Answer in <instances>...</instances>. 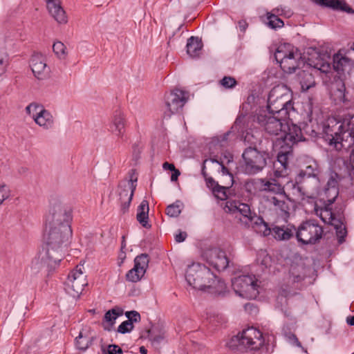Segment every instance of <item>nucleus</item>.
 <instances>
[{"mask_svg": "<svg viewBox=\"0 0 354 354\" xmlns=\"http://www.w3.org/2000/svg\"><path fill=\"white\" fill-rule=\"evenodd\" d=\"M71 238V225L62 227L46 226L44 240L46 248L32 261V270L35 272L43 270L49 272L55 270L64 257L63 248L69 244Z\"/></svg>", "mask_w": 354, "mask_h": 354, "instance_id": "obj_1", "label": "nucleus"}, {"mask_svg": "<svg viewBox=\"0 0 354 354\" xmlns=\"http://www.w3.org/2000/svg\"><path fill=\"white\" fill-rule=\"evenodd\" d=\"M257 121L268 135L279 136L278 139L289 145H297L306 140L301 129L290 123L289 118H283V115L264 112L257 115Z\"/></svg>", "mask_w": 354, "mask_h": 354, "instance_id": "obj_2", "label": "nucleus"}, {"mask_svg": "<svg viewBox=\"0 0 354 354\" xmlns=\"http://www.w3.org/2000/svg\"><path fill=\"white\" fill-rule=\"evenodd\" d=\"M322 138L337 151L352 147L354 145V115L342 120L328 119L324 126Z\"/></svg>", "mask_w": 354, "mask_h": 354, "instance_id": "obj_3", "label": "nucleus"}, {"mask_svg": "<svg viewBox=\"0 0 354 354\" xmlns=\"http://www.w3.org/2000/svg\"><path fill=\"white\" fill-rule=\"evenodd\" d=\"M264 344V339L262 333L254 328L250 327L236 335L233 336L227 342V346L233 351L251 350L257 351L260 349Z\"/></svg>", "mask_w": 354, "mask_h": 354, "instance_id": "obj_4", "label": "nucleus"}, {"mask_svg": "<svg viewBox=\"0 0 354 354\" xmlns=\"http://www.w3.org/2000/svg\"><path fill=\"white\" fill-rule=\"evenodd\" d=\"M243 163L241 167L243 172L254 175L261 171L270 158V153L261 147L259 149L246 147L242 153Z\"/></svg>", "mask_w": 354, "mask_h": 354, "instance_id": "obj_5", "label": "nucleus"}, {"mask_svg": "<svg viewBox=\"0 0 354 354\" xmlns=\"http://www.w3.org/2000/svg\"><path fill=\"white\" fill-rule=\"evenodd\" d=\"M268 112L283 115V118L290 117V111L294 110L293 103L287 94L281 92L279 86L271 89L268 97Z\"/></svg>", "mask_w": 354, "mask_h": 354, "instance_id": "obj_6", "label": "nucleus"}, {"mask_svg": "<svg viewBox=\"0 0 354 354\" xmlns=\"http://www.w3.org/2000/svg\"><path fill=\"white\" fill-rule=\"evenodd\" d=\"M186 280L195 289L207 291L215 274L205 265H194L186 272Z\"/></svg>", "mask_w": 354, "mask_h": 354, "instance_id": "obj_7", "label": "nucleus"}, {"mask_svg": "<svg viewBox=\"0 0 354 354\" xmlns=\"http://www.w3.org/2000/svg\"><path fill=\"white\" fill-rule=\"evenodd\" d=\"M232 286L236 294L241 297L254 299L259 294L258 280L254 275H241L232 279Z\"/></svg>", "mask_w": 354, "mask_h": 354, "instance_id": "obj_8", "label": "nucleus"}, {"mask_svg": "<svg viewBox=\"0 0 354 354\" xmlns=\"http://www.w3.org/2000/svg\"><path fill=\"white\" fill-rule=\"evenodd\" d=\"M324 230L315 221L309 220L303 222L295 232V236L298 242L304 245H313L317 243L322 237Z\"/></svg>", "mask_w": 354, "mask_h": 354, "instance_id": "obj_9", "label": "nucleus"}, {"mask_svg": "<svg viewBox=\"0 0 354 354\" xmlns=\"http://www.w3.org/2000/svg\"><path fill=\"white\" fill-rule=\"evenodd\" d=\"M72 221V210L59 202H55L50 207L46 216V226L62 227L71 225Z\"/></svg>", "mask_w": 354, "mask_h": 354, "instance_id": "obj_10", "label": "nucleus"}, {"mask_svg": "<svg viewBox=\"0 0 354 354\" xmlns=\"http://www.w3.org/2000/svg\"><path fill=\"white\" fill-rule=\"evenodd\" d=\"M137 178L133 179V176H131L128 182L120 183L118 185L117 192L121 206L120 212L122 214L129 211L136 187V185L135 184Z\"/></svg>", "mask_w": 354, "mask_h": 354, "instance_id": "obj_11", "label": "nucleus"}, {"mask_svg": "<svg viewBox=\"0 0 354 354\" xmlns=\"http://www.w3.org/2000/svg\"><path fill=\"white\" fill-rule=\"evenodd\" d=\"M26 112L29 115H32V118L38 125L48 129L53 125V117L51 113L46 110L42 105L37 103H31L26 108Z\"/></svg>", "mask_w": 354, "mask_h": 354, "instance_id": "obj_12", "label": "nucleus"}, {"mask_svg": "<svg viewBox=\"0 0 354 354\" xmlns=\"http://www.w3.org/2000/svg\"><path fill=\"white\" fill-rule=\"evenodd\" d=\"M186 94L183 90L176 88L167 95L165 104L167 111H165L164 118L170 117L184 106L188 99Z\"/></svg>", "mask_w": 354, "mask_h": 354, "instance_id": "obj_13", "label": "nucleus"}, {"mask_svg": "<svg viewBox=\"0 0 354 354\" xmlns=\"http://www.w3.org/2000/svg\"><path fill=\"white\" fill-rule=\"evenodd\" d=\"M149 261L147 254H141L134 259V266L126 274V279L131 282H138L144 276Z\"/></svg>", "mask_w": 354, "mask_h": 354, "instance_id": "obj_14", "label": "nucleus"}, {"mask_svg": "<svg viewBox=\"0 0 354 354\" xmlns=\"http://www.w3.org/2000/svg\"><path fill=\"white\" fill-rule=\"evenodd\" d=\"M317 181L316 179L302 175L301 173L299 172L295 178V182L291 183L293 194L297 195L299 199L304 200L306 196H308L309 192L308 189L312 185H315Z\"/></svg>", "mask_w": 354, "mask_h": 354, "instance_id": "obj_15", "label": "nucleus"}, {"mask_svg": "<svg viewBox=\"0 0 354 354\" xmlns=\"http://www.w3.org/2000/svg\"><path fill=\"white\" fill-rule=\"evenodd\" d=\"M207 261L218 271H223L230 265V261L225 252L221 249L210 250L207 257Z\"/></svg>", "mask_w": 354, "mask_h": 354, "instance_id": "obj_16", "label": "nucleus"}, {"mask_svg": "<svg viewBox=\"0 0 354 354\" xmlns=\"http://www.w3.org/2000/svg\"><path fill=\"white\" fill-rule=\"evenodd\" d=\"M30 66L34 75L39 80L45 79L49 73L45 57L41 53H34L30 59Z\"/></svg>", "mask_w": 354, "mask_h": 354, "instance_id": "obj_17", "label": "nucleus"}, {"mask_svg": "<svg viewBox=\"0 0 354 354\" xmlns=\"http://www.w3.org/2000/svg\"><path fill=\"white\" fill-rule=\"evenodd\" d=\"M283 143L278 152L277 161L274 163V167L277 168L276 172L280 173L288 167L289 157L292 155V147L295 145H289L288 142H283Z\"/></svg>", "mask_w": 354, "mask_h": 354, "instance_id": "obj_18", "label": "nucleus"}, {"mask_svg": "<svg viewBox=\"0 0 354 354\" xmlns=\"http://www.w3.org/2000/svg\"><path fill=\"white\" fill-rule=\"evenodd\" d=\"M126 120L124 114L120 111L114 112L111 124H110V130L118 138V140L124 142L127 140L125 136Z\"/></svg>", "mask_w": 354, "mask_h": 354, "instance_id": "obj_19", "label": "nucleus"}, {"mask_svg": "<svg viewBox=\"0 0 354 354\" xmlns=\"http://www.w3.org/2000/svg\"><path fill=\"white\" fill-rule=\"evenodd\" d=\"M223 209L227 213H240L245 219V221H249V218H250L253 214L250 210V206L246 203H241L239 201H227Z\"/></svg>", "mask_w": 354, "mask_h": 354, "instance_id": "obj_20", "label": "nucleus"}, {"mask_svg": "<svg viewBox=\"0 0 354 354\" xmlns=\"http://www.w3.org/2000/svg\"><path fill=\"white\" fill-rule=\"evenodd\" d=\"M301 54L297 49L293 48L290 50V53H288V56L282 62L280 67L285 73H292L299 67L301 62Z\"/></svg>", "mask_w": 354, "mask_h": 354, "instance_id": "obj_21", "label": "nucleus"}, {"mask_svg": "<svg viewBox=\"0 0 354 354\" xmlns=\"http://www.w3.org/2000/svg\"><path fill=\"white\" fill-rule=\"evenodd\" d=\"M47 9L50 15L58 24H66L68 17L61 6L60 0H45Z\"/></svg>", "mask_w": 354, "mask_h": 354, "instance_id": "obj_22", "label": "nucleus"}, {"mask_svg": "<svg viewBox=\"0 0 354 354\" xmlns=\"http://www.w3.org/2000/svg\"><path fill=\"white\" fill-rule=\"evenodd\" d=\"M248 227H252L257 233H263L264 236L268 235L271 230L267 223L264 221L263 218L257 216L255 213L249 218V221H244Z\"/></svg>", "mask_w": 354, "mask_h": 354, "instance_id": "obj_23", "label": "nucleus"}, {"mask_svg": "<svg viewBox=\"0 0 354 354\" xmlns=\"http://www.w3.org/2000/svg\"><path fill=\"white\" fill-rule=\"evenodd\" d=\"M354 66V61L346 56H342L339 53L333 56V68L339 74L349 72Z\"/></svg>", "mask_w": 354, "mask_h": 354, "instance_id": "obj_24", "label": "nucleus"}, {"mask_svg": "<svg viewBox=\"0 0 354 354\" xmlns=\"http://www.w3.org/2000/svg\"><path fill=\"white\" fill-rule=\"evenodd\" d=\"M316 3L331 8L333 10L343 11L347 13H354L351 8L344 0H313Z\"/></svg>", "mask_w": 354, "mask_h": 354, "instance_id": "obj_25", "label": "nucleus"}, {"mask_svg": "<svg viewBox=\"0 0 354 354\" xmlns=\"http://www.w3.org/2000/svg\"><path fill=\"white\" fill-rule=\"evenodd\" d=\"M66 284L68 287L71 289L72 292H70V293L73 295V297L79 295L82 293L84 287L87 285L86 275L80 274L77 277L73 276L72 277L68 275Z\"/></svg>", "mask_w": 354, "mask_h": 354, "instance_id": "obj_26", "label": "nucleus"}, {"mask_svg": "<svg viewBox=\"0 0 354 354\" xmlns=\"http://www.w3.org/2000/svg\"><path fill=\"white\" fill-rule=\"evenodd\" d=\"M122 314L123 310L118 306H115L111 310H109L104 316L102 322L104 329L105 330L111 331L113 329L116 319L122 315Z\"/></svg>", "mask_w": 354, "mask_h": 354, "instance_id": "obj_27", "label": "nucleus"}, {"mask_svg": "<svg viewBox=\"0 0 354 354\" xmlns=\"http://www.w3.org/2000/svg\"><path fill=\"white\" fill-rule=\"evenodd\" d=\"M149 203L143 200L138 207L136 218L139 223L147 229L151 228V225L149 223Z\"/></svg>", "mask_w": 354, "mask_h": 354, "instance_id": "obj_28", "label": "nucleus"}, {"mask_svg": "<svg viewBox=\"0 0 354 354\" xmlns=\"http://www.w3.org/2000/svg\"><path fill=\"white\" fill-rule=\"evenodd\" d=\"M296 228L292 226H275L272 228L274 237L279 241L289 240L295 234Z\"/></svg>", "mask_w": 354, "mask_h": 354, "instance_id": "obj_29", "label": "nucleus"}, {"mask_svg": "<svg viewBox=\"0 0 354 354\" xmlns=\"http://www.w3.org/2000/svg\"><path fill=\"white\" fill-rule=\"evenodd\" d=\"M203 43L198 37H191L187 40V53L192 57H197L201 54Z\"/></svg>", "mask_w": 354, "mask_h": 354, "instance_id": "obj_30", "label": "nucleus"}, {"mask_svg": "<svg viewBox=\"0 0 354 354\" xmlns=\"http://www.w3.org/2000/svg\"><path fill=\"white\" fill-rule=\"evenodd\" d=\"M261 190L273 194H282L283 193V187L279 184L277 180L271 179L267 180L266 179L261 180Z\"/></svg>", "mask_w": 354, "mask_h": 354, "instance_id": "obj_31", "label": "nucleus"}, {"mask_svg": "<svg viewBox=\"0 0 354 354\" xmlns=\"http://www.w3.org/2000/svg\"><path fill=\"white\" fill-rule=\"evenodd\" d=\"M312 51L314 52L315 60H313L314 57H308V64L315 69L319 70L322 72H327L330 68V64L324 62V60L320 58L321 55L315 48H313Z\"/></svg>", "mask_w": 354, "mask_h": 354, "instance_id": "obj_32", "label": "nucleus"}, {"mask_svg": "<svg viewBox=\"0 0 354 354\" xmlns=\"http://www.w3.org/2000/svg\"><path fill=\"white\" fill-rule=\"evenodd\" d=\"M299 78L301 88L304 91H308L316 84L314 75L308 71L304 70L301 71L299 73Z\"/></svg>", "mask_w": 354, "mask_h": 354, "instance_id": "obj_33", "label": "nucleus"}, {"mask_svg": "<svg viewBox=\"0 0 354 354\" xmlns=\"http://www.w3.org/2000/svg\"><path fill=\"white\" fill-rule=\"evenodd\" d=\"M210 285L211 286L208 287L207 291L217 295H225L227 287L223 281L218 279L215 276V278L212 280Z\"/></svg>", "mask_w": 354, "mask_h": 354, "instance_id": "obj_34", "label": "nucleus"}, {"mask_svg": "<svg viewBox=\"0 0 354 354\" xmlns=\"http://www.w3.org/2000/svg\"><path fill=\"white\" fill-rule=\"evenodd\" d=\"M327 206H329L328 204ZM323 212L326 214V216H328V222L326 221V219L323 217L322 214H321V218L324 223H328L330 224V223H337V218H341V221L342 223H344V216L343 214V209L342 208H339L338 210H336L335 212H332L331 209L328 207H326L325 209L323 210Z\"/></svg>", "mask_w": 354, "mask_h": 354, "instance_id": "obj_35", "label": "nucleus"}, {"mask_svg": "<svg viewBox=\"0 0 354 354\" xmlns=\"http://www.w3.org/2000/svg\"><path fill=\"white\" fill-rule=\"evenodd\" d=\"M94 337H89L83 335L82 332H80L78 336L75 337V343L76 348L82 351H85L93 344Z\"/></svg>", "mask_w": 354, "mask_h": 354, "instance_id": "obj_36", "label": "nucleus"}, {"mask_svg": "<svg viewBox=\"0 0 354 354\" xmlns=\"http://www.w3.org/2000/svg\"><path fill=\"white\" fill-rule=\"evenodd\" d=\"M294 47L289 44H281L278 46L275 53L274 58L276 61L281 65L282 62L288 56V53H290V50H292Z\"/></svg>", "mask_w": 354, "mask_h": 354, "instance_id": "obj_37", "label": "nucleus"}, {"mask_svg": "<svg viewBox=\"0 0 354 354\" xmlns=\"http://www.w3.org/2000/svg\"><path fill=\"white\" fill-rule=\"evenodd\" d=\"M274 12V10H273L271 12H267L265 23L268 26L272 29L283 27L284 26L283 21Z\"/></svg>", "mask_w": 354, "mask_h": 354, "instance_id": "obj_38", "label": "nucleus"}, {"mask_svg": "<svg viewBox=\"0 0 354 354\" xmlns=\"http://www.w3.org/2000/svg\"><path fill=\"white\" fill-rule=\"evenodd\" d=\"M157 330L156 328H152L146 331L147 337L149 338L152 345L154 346L159 345L165 338L164 333L160 331L157 333Z\"/></svg>", "mask_w": 354, "mask_h": 354, "instance_id": "obj_39", "label": "nucleus"}, {"mask_svg": "<svg viewBox=\"0 0 354 354\" xmlns=\"http://www.w3.org/2000/svg\"><path fill=\"white\" fill-rule=\"evenodd\" d=\"M341 218H337V223H330V225H333L336 230V234L339 243H342L345 241V237L347 235L346 226L344 223L341 221Z\"/></svg>", "mask_w": 354, "mask_h": 354, "instance_id": "obj_40", "label": "nucleus"}, {"mask_svg": "<svg viewBox=\"0 0 354 354\" xmlns=\"http://www.w3.org/2000/svg\"><path fill=\"white\" fill-rule=\"evenodd\" d=\"M337 180L333 178V177H331L328 183H327V187L325 188V193L326 194H328V193L330 191H332L334 194V196L332 197L331 198H328L327 199V202L328 203V205H332L335 201V198H337V195H338V192H337Z\"/></svg>", "mask_w": 354, "mask_h": 354, "instance_id": "obj_41", "label": "nucleus"}, {"mask_svg": "<svg viewBox=\"0 0 354 354\" xmlns=\"http://www.w3.org/2000/svg\"><path fill=\"white\" fill-rule=\"evenodd\" d=\"M271 200L272 204L274 205L277 209H279L281 212L282 216L286 217L289 216L290 207L288 203L284 201L279 200L274 196L272 197Z\"/></svg>", "mask_w": 354, "mask_h": 354, "instance_id": "obj_42", "label": "nucleus"}, {"mask_svg": "<svg viewBox=\"0 0 354 354\" xmlns=\"http://www.w3.org/2000/svg\"><path fill=\"white\" fill-rule=\"evenodd\" d=\"M299 173H301L302 175L308 176L311 178L319 180L318 174L319 171L316 162L306 166L305 169L300 170Z\"/></svg>", "mask_w": 354, "mask_h": 354, "instance_id": "obj_43", "label": "nucleus"}, {"mask_svg": "<svg viewBox=\"0 0 354 354\" xmlns=\"http://www.w3.org/2000/svg\"><path fill=\"white\" fill-rule=\"evenodd\" d=\"M244 142L248 145V147L259 149L261 147V140L250 132H247L244 136Z\"/></svg>", "mask_w": 354, "mask_h": 354, "instance_id": "obj_44", "label": "nucleus"}, {"mask_svg": "<svg viewBox=\"0 0 354 354\" xmlns=\"http://www.w3.org/2000/svg\"><path fill=\"white\" fill-rule=\"evenodd\" d=\"M181 203L177 201L176 203L168 205L165 209V213L170 217H178L181 213Z\"/></svg>", "mask_w": 354, "mask_h": 354, "instance_id": "obj_45", "label": "nucleus"}, {"mask_svg": "<svg viewBox=\"0 0 354 354\" xmlns=\"http://www.w3.org/2000/svg\"><path fill=\"white\" fill-rule=\"evenodd\" d=\"M53 50L60 59L65 58L66 56V47L62 41H57L54 42L53 45Z\"/></svg>", "mask_w": 354, "mask_h": 354, "instance_id": "obj_46", "label": "nucleus"}, {"mask_svg": "<svg viewBox=\"0 0 354 354\" xmlns=\"http://www.w3.org/2000/svg\"><path fill=\"white\" fill-rule=\"evenodd\" d=\"M228 189V187L218 185L216 187L213 188L212 192L217 198L223 201L227 199V196L226 192Z\"/></svg>", "mask_w": 354, "mask_h": 354, "instance_id": "obj_47", "label": "nucleus"}, {"mask_svg": "<svg viewBox=\"0 0 354 354\" xmlns=\"http://www.w3.org/2000/svg\"><path fill=\"white\" fill-rule=\"evenodd\" d=\"M219 83L225 88H232L237 84L235 78L231 76H225Z\"/></svg>", "mask_w": 354, "mask_h": 354, "instance_id": "obj_48", "label": "nucleus"}, {"mask_svg": "<svg viewBox=\"0 0 354 354\" xmlns=\"http://www.w3.org/2000/svg\"><path fill=\"white\" fill-rule=\"evenodd\" d=\"M133 324L131 320H126L120 324L117 331L120 333L124 334L131 332L133 329Z\"/></svg>", "mask_w": 354, "mask_h": 354, "instance_id": "obj_49", "label": "nucleus"}, {"mask_svg": "<svg viewBox=\"0 0 354 354\" xmlns=\"http://www.w3.org/2000/svg\"><path fill=\"white\" fill-rule=\"evenodd\" d=\"M285 337L292 344L298 347H301L302 350L304 351V348L302 347L301 342L299 341L295 334L291 332L285 333ZM305 352H306V350Z\"/></svg>", "mask_w": 354, "mask_h": 354, "instance_id": "obj_50", "label": "nucleus"}, {"mask_svg": "<svg viewBox=\"0 0 354 354\" xmlns=\"http://www.w3.org/2000/svg\"><path fill=\"white\" fill-rule=\"evenodd\" d=\"M8 65V59L7 55L3 53L0 52V76L6 72Z\"/></svg>", "mask_w": 354, "mask_h": 354, "instance_id": "obj_51", "label": "nucleus"}, {"mask_svg": "<svg viewBox=\"0 0 354 354\" xmlns=\"http://www.w3.org/2000/svg\"><path fill=\"white\" fill-rule=\"evenodd\" d=\"M103 354H122L121 348L115 344H111L108 346L107 351L102 348Z\"/></svg>", "mask_w": 354, "mask_h": 354, "instance_id": "obj_52", "label": "nucleus"}, {"mask_svg": "<svg viewBox=\"0 0 354 354\" xmlns=\"http://www.w3.org/2000/svg\"><path fill=\"white\" fill-rule=\"evenodd\" d=\"M9 197V190L6 185H0V205Z\"/></svg>", "mask_w": 354, "mask_h": 354, "instance_id": "obj_53", "label": "nucleus"}, {"mask_svg": "<svg viewBox=\"0 0 354 354\" xmlns=\"http://www.w3.org/2000/svg\"><path fill=\"white\" fill-rule=\"evenodd\" d=\"M187 236V234L185 232L178 231V233L175 235V241L177 243L183 242Z\"/></svg>", "mask_w": 354, "mask_h": 354, "instance_id": "obj_54", "label": "nucleus"}, {"mask_svg": "<svg viewBox=\"0 0 354 354\" xmlns=\"http://www.w3.org/2000/svg\"><path fill=\"white\" fill-rule=\"evenodd\" d=\"M206 185L208 188L213 189L214 187H216L218 183V182L215 181L214 179L212 177H207L205 179Z\"/></svg>", "mask_w": 354, "mask_h": 354, "instance_id": "obj_55", "label": "nucleus"}, {"mask_svg": "<svg viewBox=\"0 0 354 354\" xmlns=\"http://www.w3.org/2000/svg\"><path fill=\"white\" fill-rule=\"evenodd\" d=\"M290 274L293 278L294 282H300L304 279V275H301L299 274H296V272H295V268L291 269Z\"/></svg>", "mask_w": 354, "mask_h": 354, "instance_id": "obj_56", "label": "nucleus"}, {"mask_svg": "<svg viewBox=\"0 0 354 354\" xmlns=\"http://www.w3.org/2000/svg\"><path fill=\"white\" fill-rule=\"evenodd\" d=\"M82 266H83L82 265L77 266L75 269L73 271H72L68 275H70L71 277H72L73 276L77 277V275H80V274H81V275H84L83 274L82 270Z\"/></svg>", "mask_w": 354, "mask_h": 354, "instance_id": "obj_57", "label": "nucleus"}, {"mask_svg": "<svg viewBox=\"0 0 354 354\" xmlns=\"http://www.w3.org/2000/svg\"><path fill=\"white\" fill-rule=\"evenodd\" d=\"M244 308L246 311L249 312L250 313H253L257 312V306L250 303H248V304H245Z\"/></svg>", "mask_w": 354, "mask_h": 354, "instance_id": "obj_58", "label": "nucleus"}, {"mask_svg": "<svg viewBox=\"0 0 354 354\" xmlns=\"http://www.w3.org/2000/svg\"><path fill=\"white\" fill-rule=\"evenodd\" d=\"M238 25L240 30L243 32H245L246 29L248 27V24L245 19H241L238 21Z\"/></svg>", "mask_w": 354, "mask_h": 354, "instance_id": "obj_59", "label": "nucleus"}, {"mask_svg": "<svg viewBox=\"0 0 354 354\" xmlns=\"http://www.w3.org/2000/svg\"><path fill=\"white\" fill-rule=\"evenodd\" d=\"M162 167L165 170H169L171 171H173L176 167L174 164L169 163L168 162H165L162 165Z\"/></svg>", "mask_w": 354, "mask_h": 354, "instance_id": "obj_60", "label": "nucleus"}, {"mask_svg": "<svg viewBox=\"0 0 354 354\" xmlns=\"http://www.w3.org/2000/svg\"><path fill=\"white\" fill-rule=\"evenodd\" d=\"M180 175V172L178 169L176 168L172 171L171 176V181H176L178 178V176Z\"/></svg>", "mask_w": 354, "mask_h": 354, "instance_id": "obj_61", "label": "nucleus"}, {"mask_svg": "<svg viewBox=\"0 0 354 354\" xmlns=\"http://www.w3.org/2000/svg\"><path fill=\"white\" fill-rule=\"evenodd\" d=\"M131 314H134V317H138V313L136 310L127 311L125 313V315L128 318L127 320L131 321Z\"/></svg>", "mask_w": 354, "mask_h": 354, "instance_id": "obj_62", "label": "nucleus"}, {"mask_svg": "<svg viewBox=\"0 0 354 354\" xmlns=\"http://www.w3.org/2000/svg\"><path fill=\"white\" fill-rule=\"evenodd\" d=\"M308 127H306V128L305 129V132L306 133L309 134V136L311 138H316V137H317V133L315 130L311 129L310 131H308Z\"/></svg>", "mask_w": 354, "mask_h": 354, "instance_id": "obj_63", "label": "nucleus"}, {"mask_svg": "<svg viewBox=\"0 0 354 354\" xmlns=\"http://www.w3.org/2000/svg\"><path fill=\"white\" fill-rule=\"evenodd\" d=\"M346 322L348 325L354 326V315L348 317L346 318Z\"/></svg>", "mask_w": 354, "mask_h": 354, "instance_id": "obj_64", "label": "nucleus"}]
</instances>
